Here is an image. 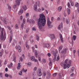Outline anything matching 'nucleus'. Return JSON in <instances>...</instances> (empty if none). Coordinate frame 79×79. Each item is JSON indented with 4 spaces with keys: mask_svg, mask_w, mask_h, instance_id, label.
I'll return each mask as SVG.
<instances>
[{
    "mask_svg": "<svg viewBox=\"0 0 79 79\" xmlns=\"http://www.w3.org/2000/svg\"><path fill=\"white\" fill-rule=\"evenodd\" d=\"M74 70V67H73L71 69V70L70 71V73H73Z\"/></svg>",
    "mask_w": 79,
    "mask_h": 79,
    "instance_id": "a211bd4d",
    "label": "nucleus"
},
{
    "mask_svg": "<svg viewBox=\"0 0 79 79\" xmlns=\"http://www.w3.org/2000/svg\"><path fill=\"white\" fill-rule=\"evenodd\" d=\"M5 77H8L9 76V75L7 73H6L5 74Z\"/></svg>",
    "mask_w": 79,
    "mask_h": 79,
    "instance_id": "c03bdc74",
    "label": "nucleus"
},
{
    "mask_svg": "<svg viewBox=\"0 0 79 79\" xmlns=\"http://www.w3.org/2000/svg\"><path fill=\"white\" fill-rule=\"evenodd\" d=\"M63 20L64 23H65V18L64 17L63 19Z\"/></svg>",
    "mask_w": 79,
    "mask_h": 79,
    "instance_id": "4d7b16f0",
    "label": "nucleus"
},
{
    "mask_svg": "<svg viewBox=\"0 0 79 79\" xmlns=\"http://www.w3.org/2000/svg\"><path fill=\"white\" fill-rule=\"evenodd\" d=\"M20 68H21V64H20V63H19L18 64L17 69H19Z\"/></svg>",
    "mask_w": 79,
    "mask_h": 79,
    "instance_id": "5701e85b",
    "label": "nucleus"
},
{
    "mask_svg": "<svg viewBox=\"0 0 79 79\" xmlns=\"http://www.w3.org/2000/svg\"><path fill=\"white\" fill-rule=\"evenodd\" d=\"M27 35L25 34V35H24V36H23V39L24 40H26V38H27Z\"/></svg>",
    "mask_w": 79,
    "mask_h": 79,
    "instance_id": "393cba45",
    "label": "nucleus"
},
{
    "mask_svg": "<svg viewBox=\"0 0 79 79\" xmlns=\"http://www.w3.org/2000/svg\"><path fill=\"white\" fill-rule=\"evenodd\" d=\"M52 53L54 56H56V52L54 51H52L51 52Z\"/></svg>",
    "mask_w": 79,
    "mask_h": 79,
    "instance_id": "dca6fc26",
    "label": "nucleus"
},
{
    "mask_svg": "<svg viewBox=\"0 0 79 79\" xmlns=\"http://www.w3.org/2000/svg\"><path fill=\"white\" fill-rule=\"evenodd\" d=\"M58 29L59 30H61V26L59 25L58 27Z\"/></svg>",
    "mask_w": 79,
    "mask_h": 79,
    "instance_id": "de8ad7c7",
    "label": "nucleus"
},
{
    "mask_svg": "<svg viewBox=\"0 0 79 79\" xmlns=\"http://www.w3.org/2000/svg\"><path fill=\"white\" fill-rule=\"evenodd\" d=\"M67 12H68V15L70 14V13H71V10H70V9H68Z\"/></svg>",
    "mask_w": 79,
    "mask_h": 79,
    "instance_id": "a878e982",
    "label": "nucleus"
},
{
    "mask_svg": "<svg viewBox=\"0 0 79 79\" xmlns=\"http://www.w3.org/2000/svg\"><path fill=\"white\" fill-rule=\"evenodd\" d=\"M2 75H3V73H0V77H2Z\"/></svg>",
    "mask_w": 79,
    "mask_h": 79,
    "instance_id": "603ef678",
    "label": "nucleus"
},
{
    "mask_svg": "<svg viewBox=\"0 0 79 79\" xmlns=\"http://www.w3.org/2000/svg\"><path fill=\"white\" fill-rule=\"evenodd\" d=\"M2 32L1 33V40H5L6 39V34H5V31L4 28H2Z\"/></svg>",
    "mask_w": 79,
    "mask_h": 79,
    "instance_id": "f03ea898",
    "label": "nucleus"
},
{
    "mask_svg": "<svg viewBox=\"0 0 79 79\" xmlns=\"http://www.w3.org/2000/svg\"><path fill=\"white\" fill-rule=\"evenodd\" d=\"M62 10V7L61 6H60L58 7V11H59V12H60Z\"/></svg>",
    "mask_w": 79,
    "mask_h": 79,
    "instance_id": "4468645a",
    "label": "nucleus"
},
{
    "mask_svg": "<svg viewBox=\"0 0 79 79\" xmlns=\"http://www.w3.org/2000/svg\"><path fill=\"white\" fill-rule=\"evenodd\" d=\"M25 46L27 48L28 50H29V48H30V46L29 45H28L27 44H25Z\"/></svg>",
    "mask_w": 79,
    "mask_h": 79,
    "instance_id": "f3484780",
    "label": "nucleus"
},
{
    "mask_svg": "<svg viewBox=\"0 0 79 79\" xmlns=\"http://www.w3.org/2000/svg\"><path fill=\"white\" fill-rule=\"evenodd\" d=\"M47 75V73L45 71H44L43 72V75L44 76H45Z\"/></svg>",
    "mask_w": 79,
    "mask_h": 79,
    "instance_id": "2f4dec72",
    "label": "nucleus"
},
{
    "mask_svg": "<svg viewBox=\"0 0 79 79\" xmlns=\"http://www.w3.org/2000/svg\"><path fill=\"white\" fill-rule=\"evenodd\" d=\"M68 6L69 8H71V5H70V3H69V2L68 3Z\"/></svg>",
    "mask_w": 79,
    "mask_h": 79,
    "instance_id": "a18cd8bd",
    "label": "nucleus"
},
{
    "mask_svg": "<svg viewBox=\"0 0 79 79\" xmlns=\"http://www.w3.org/2000/svg\"><path fill=\"white\" fill-rule=\"evenodd\" d=\"M20 60L21 61H23V58L22 57H20Z\"/></svg>",
    "mask_w": 79,
    "mask_h": 79,
    "instance_id": "bf43d9fd",
    "label": "nucleus"
},
{
    "mask_svg": "<svg viewBox=\"0 0 79 79\" xmlns=\"http://www.w3.org/2000/svg\"><path fill=\"white\" fill-rule=\"evenodd\" d=\"M22 0H16L15 2L16 4V5H14L13 6L14 8H16L17 7V5L18 6H19L20 5V1H21Z\"/></svg>",
    "mask_w": 79,
    "mask_h": 79,
    "instance_id": "20e7f679",
    "label": "nucleus"
},
{
    "mask_svg": "<svg viewBox=\"0 0 79 79\" xmlns=\"http://www.w3.org/2000/svg\"><path fill=\"white\" fill-rule=\"evenodd\" d=\"M23 9H21L19 12L18 14L19 15H21V14H22V13H23Z\"/></svg>",
    "mask_w": 79,
    "mask_h": 79,
    "instance_id": "ddd939ff",
    "label": "nucleus"
},
{
    "mask_svg": "<svg viewBox=\"0 0 79 79\" xmlns=\"http://www.w3.org/2000/svg\"><path fill=\"white\" fill-rule=\"evenodd\" d=\"M36 39L37 40H39V37L37 36L36 37Z\"/></svg>",
    "mask_w": 79,
    "mask_h": 79,
    "instance_id": "774afa93",
    "label": "nucleus"
},
{
    "mask_svg": "<svg viewBox=\"0 0 79 79\" xmlns=\"http://www.w3.org/2000/svg\"><path fill=\"white\" fill-rule=\"evenodd\" d=\"M56 56H55L54 58L53 59V62H55V61H56Z\"/></svg>",
    "mask_w": 79,
    "mask_h": 79,
    "instance_id": "a19ab883",
    "label": "nucleus"
},
{
    "mask_svg": "<svg viewBox=\"0 0 79 79\" xmlns=\"http://www.w3.org/2000/svg\"><path fill=\"white\" fill-rule=\"evenodd\" d=\"M59 77H60V78H61V74L60 73L59 74Z\"/></svg>",
    "mask_w": 79,
    "mask_h": 79,
    "instance_id": "69168bd1",
    "label": "nucleus"
},
{
    "mask_svg": "<svg viewBox=\"0 0 79 79\" xmlns=\"http://www.w3.org/2000/svg\"><path fill=\"white\" fill-rule=\"evenodd\" d=\"M61 28H63V23H61Z\"/></svg>",
    "mask_w": 79,
    "mask_h": 79,
    "instance_id": "0e129e2a",
    "label": "nucleus"
},
{
    "mask_svg": "<svg viewBox=\"0 0 79 79\" xmlns=\"http://www.w3.org/2000/svg\"><path fill=\"white\" fill-rule=\"evenodd\" d=\"M73 40H76V36L73 35Z\"/></svg>",
    "mask_w": 79,
    "mask_h": 79,
    "instance_id": "4c0bfd02",
    "label": "nucleus"
},
{
    "mask_svg": "<svg viewBox=\"0 0 79 79\" xmlns=\"http://www.w3.org/2000/svg\"><path fill=\"white\" fill-rule=\"evenodd\" d=\"M60 60V56H57V59L56 60V61H58V60Z\"/></svg>",
    "mask_w": 79,
    "mask_h": 79,
    "instance_id": "49530a36",
    "label": "nucleus"
},
{
    "mask_svg": "<svg viewBox=\"0 0 79 79\" xmlns=\"http://www.w3.org/2000/svg\"><path fill=\"white\" fill-rule=\"evenodd\" d=\"M67 51H68V48H64L61 52V55H62V56H64L65 54L66 53Z\"/></svg>",
    "mask_w": 79,
    "mask_h": 79,
    "instance_id": "7ed1b4c3",
    "label": "nucleus"
},
{
    "mask_svg": "<svg viewBox=\"0 0 79 79\" xmlns=\"http://www.w3.org/2000/svg\"><path fill=\"white\" fill-rule=\"evenodd\" d=\"M47 23L48 24V26L49 27H50V25H51V23L52 22L51 21H50V19L49 18V17H47Z\"/></svg>",
    "mask_w": 79,
    "mask_h": 79,
    "instance_id": "6e6552de",
    "label": "nucleus"
},
{
    "mask_svg": "<svg viewBox=\"0 0 79 79\" xmlns=\"http://www.w3.org/2000/svg\"><path fill=\"white\" fill-rule=\"evenodd\" d=\"M57 74H58V73H54L53 74V77H56V76Z\"/></svg>",
    "mask_w": 79,
    "mask_h": 79,
    "instance_id": "ea45409f",
    "label": "nucleus"
},
{
    "mask_svg": "<svg viewBox=\"0 0 79 79\" xmlns=\"http://www.w3.org/2000/svg\"><path fill=\"white\" fill-rule=\"evenodd\" d=\"M23 73V71L21 70V71L19 72V75L20 76V75H22V73Z\"/></svg>",
    "mask_w": 79,
    "mask_h": 79,
    "instance_id": "e433bc0d",
    "label": "nucleus"
},
{
    "mask_svg": "<svg viewBox=\"0 0 79 79\" xmlns=\"http://www.w3.org/2000/svg\"><path fill=\"white\" fill-rule=\"evenodd\" d=\"M27 65L28 66H31V63L28 62L27 64Z\"/></svg>",
    "mask_w": 79,
    "mask_h": 79,
    "instance_id": "c9c22d12",
    "label": "nucleus"
},
{
    "mask_svg": "<svg viewBox=\"0 0 79 79\" xmlns=\"http://www.w3.org/2000/svg\"><path fill=\"white\" fill-rule=\"evenodd\" d=\"M50 37L51 39H54L55 37V35L52 34L50 35Z\"/></svg>",
    "mask_w": 79,
    "mask_h": 79,
    "instance_id": "f8f14e48",
    "label": "nucleus"
},
{
    "mask_svg": "<svg viewBox=\"0 0 79 79\" xmlns=\"http://www.w3.org/2000/svg\"><path fill=\"white\" fill-rule=\"evenodd\" d=\"M31 59L32 61H34L35 60V57L34 56H31Z\"/></svg>",
    "mask_w": 79,
    "mask_h": 79,
    "instance_id": "4be33fe9",
    "label": "nucleus"
},
{
    "mask_svg": "<svg viewBox=\"0 0 79 79\" xmlns=\"http://www.w3.org/2000/svg\"><path fill=\"white\" fill-rule=\"evenodd\" d=\"M37 74L38 76H40H40H42V71L41 70V69H39V71L37 72Z\"/></svg>",
    "mask_w": 79,
    "mask_h": 79,
    "instance_id": "0eeeda50",
    "label": "nucleus"
},
{
    "mask_svg": "<svg viewBox=\"0 0 79 79\" xmlns=\"http://www.w3.org/2000/svg\"><path fill=\"white\" fill-rule=\"evenodd\" d=\"M49 66H52V62L51 60H50V62L49 63Z\"/></svg>",
    "mask_w": 79,
    "mask_h": 79,
    "instance_id": "72a5a7b5",
    "label": "nucleus"
},
{
    "mask_svg": "<svg viewBox=\"0 0 79 79\" xmlns=\"http://www.w3.org/2000/svg\"><path fill=\"white\" fill-rule=\"evenodd\" d=\"M44 48H48L50 47V44H44Z\"/></svg>",
    "mask_w": 79,
    "mask_h": 79,
    "instance_id": "9b49d317",
    "label": "nucleus"
},
{
    "mask_svg": "<svg viewBox=\"0 0 79 79\" xmlns=\"http://www.w3.org/2000/svg\"><path fill=\"white\" fill-rule=\"evenodd\" d=\"M41 9H39V10H36L37 11H38L39 12H40V11H41Z\"/></svg>",
    "mask_w": 79,
    "mask_h": 79,
    "instance_id": "13d9d810",
    "label": "nucleus"
},
{
    "mask_svg": "<svg viewBox=\"0 0 79 79\" xmlns=\"http://www.w3.org/2000/svg\"><path fill=\"white\" fill-rule=\"evenodd\" d=\"M7 6H8V7L9 10H11V7L10 5H9V4H7Z\"/></svg>",
    "mask_w": 79,
    "mask_h": 79,
    "instance_id": "c756f323",
    "label": "nucleus"
},
{
    "mask_svg": "<svg viewBox=\"0 0 79 79\" xmlns=\"http://www.w3.org/2000/svg\"><path fill=\"white\" fill-rule=\"evenodd\" d=\"M32 50H33V52H34V50H35V48H34V46L32 47Z\"/></svg>",
    "mask_w": 79,
    "mask_h": 79,
    "instance_id": "6e6d98bb",
    "label": "nucleus"
},
{
    "mask_svg": "<svg viewBox=\"0 0 79 79\" xmlns=\"http://www.w3.org/2000/svg\"><path fill=\"white\" fill-rule=\"evenodd\" d=\"M32 30H33V31H35V30H36V28L35 27H33L32 28Z\"/></svg>",
    "mask_w": 79,
    "mask_h": 79,
    "instance_id": "09e8293b",
    "label": "nucleus"
},
{
    "mask_svg": "<svg viewBox=\"0 0 79 79\" xmlns=\"http://www.w3.org/2000/svg\"><path fill=\"white\" fill-rule=\"evenodd\" d=\"M29 16V13H27L26 15V17L27 18H28V17Z\"/></svg>",
    "mask_w": 79,
    "mask_h": 79,
    "instance_id": "79ce46f5",
    "label": "nucleus"
},
{
    "mask_svg": "<svg viewBox=\"0 0 79 79\" xmlns=\"http://www.w3.org/2000/svg\"><path fill=\"white\" fill-rule=\"evenodd\" d=\"M13 63H12L11 62H10V64L8 66V68H13Z\"/></svg>",
    "mask_w": 79,
    "mask_h": 79,
    "instance_id": "2eb2a0df",
    "label": "nucleus"
},
{
    "mask_svg": "<svg viewBox=\"0 0 79 79\" xmlns=\"http://www.w3.org/2000/svg\"><path fill=\"white\" fill-rule=\"evenodd\" d=\"M23 9L24 10H26L27 8H26V6H23Z\"/></svg>",
    "mask_w": 79,
    "mask_h": 79,
    "instance_id": "bb28decb",
    "label": "nucleus"
},
{
    "mask_svg": "<svg viewBox=\"0 0 79 79\" xmlns=\"http://www.w3.org/2000/svg\"><path fill=\"white\" fill-rule=\"evenodd\" d=\"M29 28H27L26 30V33H28V32H29Z\"/></svg>",
    "mask_w": 79,
    "mask_h": 79,
    "instance_id": "c85d7f7f",
    "label": "nucleus"
},
{
    "mask_svg": "<svg viewBox=\"0 0 79 79\" xmlns=\"http://www.w3.org/2000/svg\"><path fill=\"white\" fill-rule=\"evenodd\" d=\"M4 20V23L5 24H6V18H4L3 19Z\"/></svg>",
    "mask_w": 79,
    "mask_h": 79,
    "instance_id": "cd10ccee",
    "label": "nucleus"
},
{
    "mask_svg": "<svg viewBox=\"0 0 79 79\" xmlns=\"http://www.w3.org/2000/svg\"><path fill=\"white\" fill-rule=\"evenodd\" d=\"M63 47L62 45L60 46L59 47V50L60 52L61 50H62V49H63Z\"/></svg>",
    "mask_w": 79,
    "mask_h": 79,
    "instance_id": "aec40b11",
    "label": "nucleus"
},
{
    "mask_svg": "<svg viewBox=\"0 0 79 79\" xmlns=\"http://www.w3.org/2000/svg\"><path fill=\"white\" fill-rule=\"evenodd\" d=\"M37 67H35L34 69V71H36L37 70Z\"/></svg>",
    "mask_w": 79,
    "mask_h": 79,
    "instance_id": "680f3d73",
    "label": "nucleus"
},
{
    "mask_svg": "<svg viewBox=\"0 0 79 79\" xmlns=\"http://www.w3.org/2000/svg\"><path fill=\"white\" fill-rule=\"evenodd\" d=\"M22 72L23 73H26L27 71V69H23L22 70Z\"/></svg>",
    "mask_w": 79,
    "mask_h": 79,
    "instance_id": "b1692460",
    "label": "nucleus"
},
{
    "mask_svg": "<svg viewBox=\"0 0 79 79\" xmlns=\"http://www.w3.org/2000/svg\"><path fill=\"white\" fill-rule=\"evenodd\" d=\"M66 23H67V24H69V22L68 21V19H66Z\"/></svg>",
    "mask_w": 79,
    "mask_h": 79,
    "instance_id": "3c124183",
    "label": "nucleus"
},
{
    "mask_svg": "<svg viewBox=\"0 0 79 79\" xmlns=\"http://www.w3.org/2000/svg\"><path fill=\"white\" fill-rule=\"evenodd\" d=\"M70 2L71 5V6H74V3H73V2H72V1H70Z\"/></svg>",
    "mask_w": 79,
    "mask_h": 79,
    "instance_id": "473e14b6",
    "label": "nucleus"
},
{
    "mask_svg": "<svg viewBox=\"0 0 79 79\" xmlns=\"http://www.w3.org/2000/svg\"><path fill=\"white\" fill-rule=\"evenodd\" d=\"M40 18L38 19V25L39 29L40 30L42 29V26H44L45 24V16L44 14H42L40 15Z\"/></svg>",
    "mask_w": 79,
    "mask_h": 79,
    "instance_id": "f257e3e1",
    "label": "nucleus"
},
{
    "mask_svg": "<svg viewBox=\"0 0 79 79\" xmlns=\"http://www.w3.org/2000/svg\"><path fill=\"white\" fill-rule=\"evenodd\" d=\"M75 6L76 7H77V8H79V3H78V2H76L75 4Z\"/></svg>",
    "mask_w": 79,
    "mask_h": 79,
    "instance_id": "6ab92c4d",
    "label": "nucleus"
},
{
    "mask_svg": "<svg viewBox=\"0 0 79 79\" xmlns=\"http://www.w3.org/2000/svg\"><path fill=\"white\" fill-rule=\"evenodd\" d=\"M7 64V60H5L4 64Z\"/></svg>",
    "mask_w": 79,
    "mask_h": 79,
    "instance_id": "8fccbe9b",
    "label": "nucleus"
},
{
    "mask_svg": "<svg viewBox=\"0 0 79 79\" xmlns=\"http://www.w3.org/2000/svg\"><path fill=\"white\" fill-rule=\"evenodd\" d=\"M38 60L39 61H41V57H38Z\"/></svg>",
    "mask_w": 79,
    "mask_h": 79,
    "instance_id": "e2e57ef3",
    "label": "nucleus"
},
{
    "mask_svg": "<svg viewBox=\"0 0 79 79\" xmlns=\"http://www.w3.org/2000/svg\"><path fill=\"white\" fill-rule=\"evenodd\" d=\"M15 28L16 29H18L19 28V27L18 26V24H15Z\"/></svg>",
    "mask_w": 79,
    "mask_h": 79,
    "instance_id": "58836bf2",
    "label": "nucleus"
},
{
    "mask_svg": "<svg viewBox=\"0 0 79 79\" xmlns=\"http://www.w3.org/2000/svg\"><path fill=\"white\" fill-rule=\"evenodd\" d=\"M13 61L14 62H16V56H13Z\"/></svg>",
    "mask_w": 79,
    "mask_h": 79,
    "instance_id": "f704fd0d",
    "label": "nucleus"
},
{
    "mask_svg": "<svg viewBox=\"0 0 79 79\" xmlns=\"http://www.w3.org/2000/svg\"><path fill=\"white\" fill-rule=\"evenodd\" d=\"M64 62L67 64H70H70H71V60H69L68 59H66V60H65Z\"/></svg>",
    "mask_w": 79,
    "mask_h": 79,
    "instance_id": "1a4fd4ad",
    "label": "nucleus"
},
{
    "mask_svg": "<svg viewBox=\"0 0 79 79\" xmlns=\"http://www.w3.org/2000/svg\"><path fill=\"white\" fill-rule=\"evenodd\" d=\"M15 48L18 50V52H21V47L17 45L15 46Z\"/></svg>",
    "mask_w": 79,
    "mask_h": 79,
    "instance_id": "423d86ee",
    "label": "nucleus"
},
{
    "mask_svg": "<svg viewBox=\"0 0 79 79\" xmlns=\"http://www.w3.org/2000/svg\"><path fill=\"white\" fill-rule=\"evenodd\" d=\"M23 23H24V24H25V23L26 22V19H23Z\"/></svg>",
    "mask_w": 79,
    "mask_h": 79,
    "instance_id": "864d4df0",
    "label": "nucleus"
},
{
    "mask_svg": "<svg viewBox=\"0 0 79 79\" xmlns=\"http://www.w3.org/2000/svg\"><path fill=\"white\" fill-rule=\"evenodd\" d=\"M48 56H51V54H50V53H49L48 54Z\"/></svg>",
    "mask_w": 79,
    "mask_h": 79,
    "instance_id": "052dcab7",
    "label": "nucleus"
},
{
    "mask_svg": "<svg viewBox=\"0 0 79 79\" xmlns=\"http://www.w3.org/2000/svg\"><path fill=\"white\" fill-rule=\"evenodd\" d=\"M33 19H34V20H36V19H37V15H34Z\"/></svg>",
    "mask_w": 79,
    "mask_h": 79,
    "instance_id": "412c9836",
    "label": "nucleus"
},
{
    "mask_svg": "<svg viewBox=\"0 0 79 79\" xmlns=\"http://www.w3.org/2000/svg\"><path fill=\"white\" fill-rule=\"evenodd\" d=\"M40 4V2L39 1H37L36 2V5H35L34 6V9L35 11H37V6H39V5Z\"/></svg>",
    "mask_w": 79,
    "mask_h": 79,
    "instance_id": "39448f33",
    "label": "nucleus"
},
{
    "mask_svg": "<svg viewBox=\"0 0 79 79\" xmlns=\"http://www.w3.org/2000/svg\"><path fill=\"white\" fill-rule=\"evenodd\" d=\"M64 65V69H66L67 68H70V64H68L67 65L65 64H63Z\"/></svg>",
    "mask_w": 79,
    "mask_h": 79,
    "instance_id": "9d476101",
    "label": "nucleus"
},
{
    "mask_svg": "<svg viewBox=\"0 0 79 79\" xmlns=\"http://www.w3.org/2000/svg\"><path fill=\"white\" fill-rule=\"evenodd\" d=\"M42 61L43 63H46V60L45 59H43L42 60Z\"/></svg>",
    "mask_w": 79,
    "mask_h": 79,
    "instance_id": "37998d69",
    "label": "nucleus"
},
{
    "mask_svg": "<svg viewBox=\"0 0 79 79\" xmlns=\"http://www.w3.org/2000/svg\"><path fill=\"white\" fill-rule=\"evenodd\" d=\"M9 77L10 79H12V78L13 77L12 76V75H9Z\"/></svg>",
    "mask_w": 79,
    "mask_h": 79,
    "instance_id": "338daca9",
    "label": "nucleus"
},
{
    "mask_svg": "<svg viewBox=\"0 0 79 79\" xmlns=\"http://www.w3.org/2000/svg\"><path fill=\"white\" fill-rule=\"evenodd\" d=\"M60 40H63V36H62V35L61 34V33L60 34Z\"/></svg>",
    "mask_w": 79,
    "mask_h": 79,
    "instance_id": "7c9ffc66",
    "label": "nucleus"
},
{
    "mask_svg": "<svg viewBox=\"0 0 79 79\" xmlns=\"http://www.w3.org/2000/svg\"><path fill=\"white\" fill-rule=\"evenodd\" d=\"M33 76H35V72H34L33 73Z\"/></svg>",
    "mask_w": 79,
    "mask_h": 79,
    "instance_id": "5fc2aeb1",
    "label": "nucleus"
}]
</instances>
